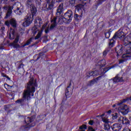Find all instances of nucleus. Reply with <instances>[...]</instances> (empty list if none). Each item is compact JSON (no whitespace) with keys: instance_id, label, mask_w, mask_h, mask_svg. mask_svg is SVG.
<instances>
[{"instance_id":"a878e982","label":"nucleus","mask_w":131,"mask_h":131,"mask_svg":"<svg viewBox=\"0 0 131 131\" xmlns=\"http://www.w3.org/2000/svg\"><path fill=\"white\" fill-rule=\"evenodd\" d=\"M118 124H115L113 125V129H114V130H118Z\"/></svg>"},{"instance_id":"a211bd4d","label":"nucleus","mask_w":131,"mask_h":131,"mask_svg":"<svg viewBox=\"0 0 131 131\" xmlns=\"http://www.w3.org/2000/svg\"><path fill=\"white\" fill-rule=\"evenodd\" d=\"M19 41V36H17L15 39L14 41L11 43L12 47H13L14 48H19V46L17 44V42Z\"/></svg>"},{"instance_id":"4be33fe9","label":"nucleus","mask_w":131,"mask_h":131,"mask_svg":"<svg viewBox=\"0 0 131 131\" xmlns=\"http://www.w3.org/2000/svg\"><path fill=\"white\" fill-rule=\"evenodd\" d=\"M82 5L80 4L76 6V10L75 11V13H76L77 12H81L82 11Z\"/></svg>"},{"instance_id":"423d86ee","label":"nucleus","mask_w":131,"mask_h":131,"mask_svg":"<svg viewBox=\"0 0 131 131\" xmlns=\"http://www.w3.org/2000/svg\"><path fill=\"white\" fill-rule=\"evenodd\" d=\"M56 1L57 2H62L63 0H52L51 1V3H49L47 4H44L42 7V9L43 11H49V10H52L53 9V7H54V5H53L54 3H55V1Z\"/></svg>"},{"instance_id":"bb28decb","label":"nucleus","mask_w":131,"mask_h":131,"mask_svg":"<svg viewBox=\"0 0 131 131\" xmlns=\"http://www.w3.org/2000/svg\"><path fill=\"white\" fill-rule=\"evenodd\" d=\"M1 75L2 77H6L8 80H10V78L8 76H7L6 74H5L4 73H1Z\"/></svg>"},{"instance_id":"37998d69","label":"nucleus","mask_w":131,"mask_h":131,"mask_svg":"<svg viewBox=\"0 0 131 131\" xmlns=\"http://www.w3.org/2000/svg\"><path fill=\"white\" fill-rule=\"evenodd\" d=\"M21 102V100H18L16 101V103H20Z\"/></svg>"},{"instance_id":"c9c22d12","label":"nucleus","mask_w":131,"mask_h":131,"mask_svg":"<svg viewBox=\"0 0 131 131\" xmlns=\"http://www.w3.org/2000/svg\"><path fill=\"white\" fill-rule=\"evenodd\" d=\"M89 124L90 125H93L94 124V121L93 120H90L89 122Z\"/></svg>"},{"instance_id":"a19ab883","label":"nucleus","mask_w":131,"mask_h":131,"mask_svg":"<svg viewBox=\"0 0 131 131\" xmlns=\"http://www.w3.org/2000/svg\"><path fill=\"white\" fill-rule=\"evenodd\" d=\"M78 17H79V16H78V14H76L75 15V18H78Z\"/></svg>"},{"instance_id":"09e8293b","label":"nucleus","mask_w":131,"mask_h":131,"mask_svg":"<svg viewBox=\"0 0 131 131\" xmlns=\"http://www.w3.org/2000/svg\"><path fill=\"white\" fill-rule=\"evenodd\" d=\"M12 1H14V0H12Z\"/></svg>"},{"instance_id":"72a5a7b5","label":"nucleus","mask_w":131,"mask_h":131,"mask_svg":"<svg viewBox=\"0 0 131 131\" xmlns=\"http://www.w3.org/2000/svg\"><path fill=\"white\" fill-rule=\"evenodd\" d=\"M69 91H68L66 93V96L67 98H69V97L71 96V94L69 95Z\"/></svg>"},{"instance_id":"c756f323","label":"nucleus","mask_w":131,"mask_h":131,"mask_svg":"<svg viewBox=\"0 0 131 131\" xmlns=\"http://www.w3.org/2000/svg\"><path fill=\"white\" fill-rule=\"evenodd\" d=\"M118 117L117 115V113H115V114L113 115V119H116Z\"/></svg>"},{"instance_id":"b1692460","label":"nucleus","mask_w":131,"mask_h":131,"mask_svg":"<svg viewBox=\"0 0 131 131\" xmlns=\"http://www.w3.org/2000/svg\"><path fill=\"white\" fill-rule=\"evenodd\" d=\"M34 2L37 6H40L42 3V0H34Z\"/></svg>"},{"instance_id":"aec40b11","label":"nucleus","mask_w":131,"mask_h":131,"mask_svg":"<svg viewBox=\"0 0 131 131\" xmlns=\"http://www.w3.org/2000/svg\"><path fill=\"white\" fill-rule=\"evenodd\" d=\"M63 7H64V5L63 4H61L57 10V14H58V15H60L61 14V13L64 11V9H63Z\"/></svg>"},{"instance_id":"4c0bfd02","label":"nucleus","mask_w":131,"mask_h":131,"mask_svg":"<svg viewBox=\"0 0 131 131\" xmlns=\"http://www.w3.org/2000/svg\"><path fill=\"white\" fill-rule=\"evenodd\" d=\"M107 55V51H105L103 52V55L105 57Z\"/></svg>"},{"instance_id":"5701e85b","label":"nucleus","mask_w":131,"mask_h":131,"mask_svg":"<svg viewBox=\"0 0 131 131\" xmlns=\"http://www.w3.org/2000/svg\"><path fill=\"white\" fill-rule=\"evenodd\" d=\"M14 12L16 15H21L22 14V10L20 9V8H17L16 10H14Z\"/></svg>"},{"instance_id":"6e6552de","label":"nucleus","mask_w":131,"mask_h":131,"mask_svg":"<svg viewBox=\"0 0 131 131\" xmlns=\"http://www.w3.org/2000/svg\"><path fill=\"white\" fill-rule=\"evenodd\" d=\"M128 50L126 51V54H123L122 55V59H121L119 61V64H121V63H123L124 62H125V61L127 60V59H128V58H129V57H131V48H128Z\"/></svg>"},{"instance_id":"6ab92c4d","label":"nucleus","mask_w":131,"mask_h":131,"mask_svg":"<svg viewBox=\"0 0 131 131\" xmlns=\"http://www.w3.org/2000/svg\"><path fill=\"white\" fill-rule=\"evenodd\" d=\"M122 81H123V79H122V77H120L118 75L116 76L113 79L114 83H116V82H122Z\"/></svg>"},{"instance_id":"f03ea898","label":"nucleus","mask_w":131,"mask_h":131,"mask_svg":"<svg viewBox=\"0 0 131 131\" xmlns=\"http://www.w3.org/2000/svg\"><path fill=\"white\" fill-rule=\"evenodd\" d=\"M27 6L28 7H30L31 9L32 17L31 15H28L26 17L25 21L23 24V26H24V27H27V26H29V25L32 23V21H33V17L34 16H35V15H36V13L37 12L36 8H35V6L32 4V1H28L27 2Z\"/></svg>"},{"instance_id":"ea45409f","label":"nucleus","mask_w":131,"mask_h":131,"mask_svg":"<svg viewBox=\"0 0 131 131\" xmlns=\"http://www.w3.org/2000/svg\"><path fill=\"white\" fill-rule=\"evenodd\" d=\"M45 33H49V28H47V29L45 30Z\"/></svg>"},{"instance_id":"cd10ccee","label":"nucleus","mask_w":131,"mask_h":131,"mask_svg":"<svg viewBox=\"0 0 131 131\" xmlns=\"http://www.w3.org/2000/svg\"><path fill=\"white\" fill-rule=\"evenodd\" d=\"M100 66H104L105 65V60H102L101 61H100Z\"/></svg>"},{"instance_id":"0eeeda50","label":"nucleus","mask_w":131,"mask_h":131,"mask_svg":"<svg viewBox=\"0 0 131 131\" xmlns=\"http://www.w3.org/2000/svg\"><path fill=\"white\" fill-rule=\"evenodd\" d=\"M118 110L119 112H121L123 115H126V114H127L129 112V107L125 104L121 103Z\"/></svg>"},{"instance_id":"473e14b6","label":"nucleus","mask_w":131,"mask_h":131,"mask_svg":"<svg viewBox=\"0 0 131 131\" xmlns=\"http://www.w3.org/2000/svg\"><path fill=\"white\" fill-rule=\"evenodd\" d=\"M70 4L71 5H74L75 4V0H70Z\"/></svg>"},{"instance_id":"ddd939ff","label":"nucleus","mask_w":131,"mask_h":131,"mask_svg":"<svg viewBox=\"0 0 131 131\" xmlns=\"http://www.w3.org/2000/svg\"><path fill=\"white\" fill-rule=\"evenodd\" d=\"M5 25L7 26H10V25H11L13 27H16V26H17L16 20L14 19H11L10 21H6Z\"/></svg>"},{"instance_id":"dca6fc26","label":"nucleus","mask_w":131,"mask_h":131,"mask_svg":"<svg viewBox=\"0 0 131 131\" xmlns=\"http://www.w3.org/2000/svg\"><path fill=\"white\" fill-rule=\"evenodd\" d=\"M124 41L125 46L130 45L131 43V34H129L127 37L124 38Z\"/></svg>"},{"instance_id":"f3484780","label":"nucleus","mask_w":131,"mask_h":131,"mask_svg":"<svg viewBox=\"0 0 131 131\" xmlns=\"http://www.w3.org/2000/svg\"><path fill=\"white\" fill-rule=\"evenodd\" d=\"M116 52L117 53L118 56H120L122 54V45H120L117 47L115 49Z\"/></svg>"},{"instance_id":"c03bdc74","label":"nucleus","mask_w":131,"mask_h":131,"mask_svg":"<svg viewBox=\"0 0 131 131\" xmlns=\"http://www.w3.org/2000/svg\"><path fill=\"white\" fill-rule=\"evenodd\" d=\"M105 0H100V2H101V3H103V2H104Z\"/></svg>"},{"instance_id":"1a4fd4ad","label":"nucleus","mask_w":131,"mask_h":131,"mask_svg":"<svg viewBox=\"0 0 131 131\" xmlns=\"http://www.w3.org/2000/svg\"><path fill=\"white\" fill-rule=\"evenodd\" d=\"M72 11L71 10H68L64 15V17L63 18V20L65 21L66 20L67 23H70L72 20Z\"/></svg>"},{"instance_id":"39448f33","label":"nucleus","mask_w":131,"mask_h":131,"mask_svg":"<svg viewBox=\"0 0 131 131\" xmlns=\"http://www.w3.org/2000/svg\"><path fill=\"white\" fill-rule=\"evenodd\" d=\"M111 69V68L102 69L99 72H98L97 71H91L87 73V75L88 77H90V76H97V75L105 74V73H106V72H107V71L110 70Z\"/></svg>"},{"instance_id":"2f4dec72","label":"nucleus","mask_w":131,"mask_h":131,"mask_svg":"<svg viewBox=\"0 0 131 131\" xmlns=\"http://www.w3.org/2000/svg\"><path fill=\"white\" fill-rule=\"evenodd\" d=\"M83 128H86V125H83L80 126V127H79L80 129H83Z\"/></svg>"},{"instance_id":"9b49d317","label":"nucleus","mask_w":131,"mask_h":131,"mask_svg":"<svg viewBox=\"0 0 131 131\" xmlns=\"http://www.w3.org/2000/svg\"><path fill=\"white\" fill-rule=\"evenodd\" d=\"M34 118H35V117L33 116L31 118H27L25 119V122L27 124L26 128H27V127H32L35 125V123H32V121L34 120Z\"/></svg>"},{"instance_id":"20e7f679","label":"nucleus","mask_w":131,"mask_h":131,"mask_svg":"<svg viewBox=\"0 0 131 131\" xmlns=\"http://www.w3.org/2000/svg\"><path fill=\"white\" fill-rule=\"evenodd\" d=\"M125 35V34H124V33L122 31L116 33L113 36V38L110 41V48H113V47H114V45H115V41L114 39H116L117 37H118V38H123Z\"/></svg>"},{"instance_id":"de8ad7c7","label":"nucleus","mask_w":131,"mask_h":131,"mask_svg":"<svg viewBox=\"0 0 131 131\" xmlns=\"http://www.w3.org/2000/svg\"><path fill=\"white\" fill-rule=\"evenodd\" d=\"M4 1H5L6 2H7V1H8V0H4Z\"/></svg>"},{"instance_id":"7ed1b4c3","label":"nucleus","mask_w":131,"mask_h":131,"mask_svg":"<svg viewBox=\"0 0 131 131\" xmlns=\"http://www.w3.org/2000/svg\"><path fill=\"white\" fill-rule=\"evenodd\" d=\"M35 86H37L36 82L34 81L33 77L30 79L28 83L27 90L24 92V98L27 100H30V97L34 96V93L35 92Z\"/></svg>"},{"instance_id":"49530a36","label":"nucleus","mask_w":131,"mask_h":131,"mask_svg":"<svg viewBox=\"0 0 131 131\" xmlns=\"http://www.w3.org/2000/svg\"><path fill=\"white\" fill-rule=\"evenodd\" d=\"M2 18V15H0V19Z\"/></svg>"},{"instance_id":"f8f14e48","label":"nucleus","mask_w":131,"mask_h":131,"mask_svg":"<svg viewBox=\"0 0 131 131\" xmlns=\"http://www.w3.org/2000/svg\"><path fill=\"white\" fill-rule=\"evenodd\" d=\"M3 11H7L8 10L7 13L6 14V16L5 18H8V17H9V16H11V14H12V10H13V7L9 6L8 7V6H6L3 7Z\"/></svg>"},{"instance_id":"4468645a","label":"nucleus","mask_w":131,"mask_h":131,"mask_svg":"<svg viewBox=\"0 0 131 131\" xmlns=\"http://www.w3.org/2000/svg\"><path fill=\"white\" fill-rule=\"evenodd\" d=\"M120 123H122V124L123 125H127L130 123V122L126 117H121Z\"/></svg>"},{"instance_id":"393cba45","label":"nucleus","mask_w":131,"mask_h":131,"mask_svg":"<svg viewBox=\"0 0 131 131\" xmlns=\"http://www.w3.org/2000/svg\"><path fill=\"white\" fill-rule=\"evenodd\" d=\"M5 88L7 90V91H10L11 89H12V86H10L8 85V84H4Z\"/></svg>"},{"instance_id":"a18cd8bd","label":"nucleus","mask_w":131,"mask_h":131,"mask_svg":"<svg viewBox=\"0 0 131 131\" xmlns=\"http://www.w3.org/2000/svg\"><path fill=\"white\" fill-rule=\"evenodd\" d=\"M107 34H109V33H105V36H106V35H107Z\"/></svg>"},{"instance_id":"7c9ffc66","label":"nucleus","mask_w":131,"mask_h":131,"mask_svg":"<svg viewBox=\"0 0 131 131\" xmlns=\"http://www.w3.org/2000/svg\"><path fill=\"white\" fill-rule=\"evenodd\" d=\"M120 104L121 103H119V104H114L113 105V108H115V107H117V108H119L120 106Z\"/></svg>"},{"instance_id":"2eb2a0df","label":"nucleus","mask_w":131,"mask_h":131,"mask_svg":"<svg viewBox=\"0 0 131 131\" xmlns=\"http://www.w3.org/2000/svg\"><path fill=\"white\" fill-rule=\"evenodd\" d=\"M57 25V18L54 17L53 19H51V26L50 29H54L56 26Z\"/></svg>"},{"instance_id":"412c9836","label":"nucleus","mask_w":131,"mask_h":131,"mask_svg":"<svg viewBox=\"0 0 131 131\" xmlns=\"http://www.w3.org/2000/svg\"><path fill=\"white\" fill-rule=\"evenodd\" d=\"M15 36H16V34H15V30L11 29L10 32L9 33L10 39H14L15 38Z\"/></svg>"},{"instance_id":"9d476101","label":"nucleus","mask_w":131,"mask_h":131,"mask_svg":"<svg viewBox=\"0 0 131 131\" xmlns=\"http://www.w3.org/2000/svg\"><path fill=\"white\" fill-rule=\"evenodd\" d=\"M101 117L102 118L103 122L104 123V127L105 129H108V128H110V126H109V123H110V122L109 121V120L106 118L108 117L107 115H106V114H103L101 115Z\"/></svg>"},{"instance_id":"e433bc0d","label":"nucleus","mask_w":131,"mask_h":131,"mask_svg":"<svg viewBox=\"0 0 131 131\" xmlns=\"http://www.w3.org/2000/svg\"><path fill=\"white\" fill-rule=\"evenodd\" d=\"M89 131H95V129H94V128H93L92 127H90L89 128Z\"/></svg>"},{"instance_id":"c85d7f7f","label":"nucleus","mask_w":131,"mask_h":131,"mask_svg":"<svg viewBox=\"0 0 131 131\" xmlns=\"http://www.w3.org/2000/svg\"><path fill=\"white\" fill-rule=\"evenodd\" d=\"M114 113V111H113V110H110L108 111L107 112H106V114H107V115H109L110 114H111V113Z\"/></svg>"},{"instance_id":"f257e3e1","label":"nucleus","mask_w":131,"mask_h":131,"mask_svg":"<svg viewBox=\"0 0 131 131\" xmlns=\"http://www.w3.org/2000/svg\"><path fill=\"white\" fill-rule=\"evenodd\" d=\"M41 24H42L41 18L40 17H37L35 20V26L32 28V34H33V35H35V34L37 35L35 38L32 37L29 40H28L27 42L23 46V47L30 45L32 40L38 39V38L41 36V34H42V31H43L45 28L48 26V23H46L45 25H43L42 27V28H40V27L41 26Z\"/></svg>"},{"instance_id":"58836bf2","label":"nucleus","mask_w":131,"mask_h":131,"mask_svg":"<svg viewBox=\"0 0 131 131\" xmlns=\"http://www.w3.org/2000/svg\"><path fill=\"white\" fill-rule=\"evenodd\" d=\"M96 82L95 81H91V84H90V85H92V84H94V83Z\"/></svg>"},{"instance_id":"79ce46f5","label":"nucleus","mask_w":131,"mask_h":131,"mask_svg":"<svg viewBox=\"0 0 131 131\" xmlns=\"http://www.w3.org/2000/svg\"><path fill=\"white\" fill-rule=\"evenodd\" d=\"M46 2H47V4H49V3H51V0H45Z\"/></svg>"},{"instance_id":"f704fd0d","label":"nucleus","mask_w":131,"mask_h":131,"mask_svg":"<svg viewBox=\"0 0 131 131\" xmlns=\"http://www.w3.org/2000/svg\"><path fill=\"white\" fill-rule=\"evenodd\" d=\"M122 131H131L128 127H125Z\"/></svg>"}]
</instances>
